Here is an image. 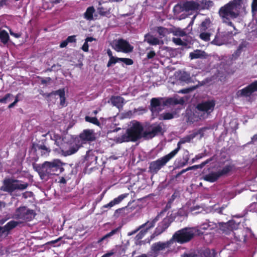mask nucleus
Masks as SVG:
<instances>
[{"label":"nucleus","mask_w":257,"mask_h":257,"mask_svg":"<svg viewBox=\"0 0 257 257\" xmlns=\"http://www.w3.org/2000/svg\"><path fill=\"white\" fill-rule=\"evenodd\" d=\"M85 120L87 122H91L93 124H96L97 125H99V122L98 119L95 117H90L88 116H85Z\"/></svg>","instance_id":"40"},{"label":"nucleus","mask_w":257,"mask_h":257,"mask_svg":"<svg viewBox=\"0 0 257 257\" xmlns=\"http://www.w3.org/2000/svg\"><path fill=\"white\" fill-rule=\"evenodd\" d=\"M171 33L176 36L183 37L186 35V32L180 28H173L171 30Z\"/></svg>","instance_id":"32"},{"label":"nucleus","mask_w":257,"mask_h":257,"mask_svg":"<svg viewBox=\"0 0 257 257\" xmlns=\"http://www.w3.org/2000/svg\"><path fill=\"white\" fill-rule=\"evenodd\" d=\"M257 91V81H254L248 86L238 90L236 92L237 97H248Z\"/></svg>","instance_id":"14"},{"label":"nucleus","mask_w":257,"mask_h":257,"mask_svg":"<svg viewBox=\"0 0 257 257\" xmlns=\"http://www.w3.org/2000/svg\"><path fill=\"white\" fill-rule=\"evenodd\" d=\"M206 56L205 52L200 50H196L189 54L191 59L205 58Z\"/></svg>","instance_id":"26"},{"label":"nucleus","mask_w":257,"mask_h":257,"mask_svg":"<svg viewBox=\"0 0 257 257\" xmlns=\"http://www.w3.org/2000/svg\"><path fill=\"white\" fill-rule=\"evenodd\" d=\"M13 95L10 93L7 94L4 97L2 98V103H7L12 100Z\"/></svg>","instance_id":"46"},{"label":"nucleus","mask_w":257,"mask_h":257,"mask_svg":"<svg viewBox=\"0 0 257 257\" xmlns=\"http://www.w3.org/2000/svg\"><path fill=\"white\" fill-rule=\"evenodd\" d=\"M189 157L188 151H186L182 159H177L175 162L176 168H181L187 164Z\"/></svg>","instance_id":"20"},{"label":"nucleus","mask_w":257,"mask_h":257,"mask_svg":"<svg viewBox=\"0 0 257 257\" xmlns=\"http://www.w3.org/2000/svg\"><path fill=\"white\" fill-rule=\"evenodd\" d=\"M75 38H76L75 35L70 36H69L66 39V40L68 43H75V42H76V41Z\"/></svg>","instance_id":"54"},{"label":"nucleus","mask_w":257,"mask_h":257,"mask_svg":"<svg viewBox=\"0 0 257 257\" xmlns=\"http://www.w3.org/2000/svg\"><path fill=\"white\" fill-rule=\"evenodd\" d=\"M230 233L234 236V239L236 241H241L245 240V236L242 233L241 229L237 230L235 232L231 231Z\"/></svg>","instance_id":"27"},{"label":"nucleus","mask_w":257,"mask_h":257,"mask_svg":"<svg viewBox=\"0 0 257 257\" xmlns=\"http://www.w3.org/2000/svg\"><path fill=\"white\" fill-rule=\"evenodd\" d=\"M118 58H115L114 57L109 58V60L107 63V66L110 67L112 64H115L117 61H119V60H118Z\"/></svg>","instance_id":"51"},{"label":"nucleus","mask_w":257,"mask_h":257,"mask_svg":"<svg viewBox=\"0 0 257 257\" xmlns=\"http://www.w3.org/2000/svg\"><path fill=\"white\" fill-rule=\"evenodd\" d=\"M163 212H161L159 214H158L153 220L152 221H148L144 224H145L146 226H147L148 229H150L151 228H152L154 226L155 223L157 222V221H158L160 216L163 214Z\"/></svg>","instance_id":"33"},{"label":"nucleus","mask_w":257,"mask_h":257,"mask_svg":"<svg viewBox=\"0 0 257 257\" xmlns=\"http://www.w3.org/2000/svg\"><path fill=\"white\" fill-rule=\"evenodd\" d=\"M149 229L147 228V226H145L144 228L141 229L140 232L137 235L136 237L137 239H140L142 238Z\"/></svg>","instance_id":"44"},{"label":"nucleus","mask_w":257,"mask_h":257,"mask_svg":"<svg viewBox=\"0 0 257 257\" xmlns=\"http://www.w3.org/2000/svg\"><path fill=\"white\" fill-rule=\"evenodd\" d=\"M201 4L202 5V8L208 9L209 7L212 6L213 3L211 1L202 0L201 2Z\"/></svg>","instance_id":"42"},{"label":"nucleus","mask_w":257,"mask_h":257,"mask_svg":"<svg viewBox=\"0 0 257 257\" xmlns=\"http://www.w3.org/2000/svg\"><path fill=\"white\" fill-rule=\"evenodd\" d=\"M19 222L15 221L9 222L4 227H0V233H7L10 230L16 227Z\"/></svg>","instance_id":"24"},{"label":"nucleus","mask_w":257,"mask_h":257,"mask_svg":"<svg viewBox=\"0 0 257 257\" xmlns=\"http://www.w3.org/2000/svg\"><path fill=\"white\" fill-rule=\"evenodd\" d=\"M156 55V53L154 51L149 52L147 54V58L148 59L153 58Z\"/></svg>","instance_id":"63"},{"label":"nucleus","mask_w":257,"mask_h":257,"mask_svg":"<svg viewBox=\"0 0 257 257\" xmlns=\"http://www.w3.org/2000/svg\"><path fill=\"white\" fill-rule=\"evenodd\" d=\"M219 177L220 175L218 172H213L204 176V179L207 181L213 182L217 180Z\"/></svg>","instance_id":"29"},{"label":"nucleus","mask_w":257,"mask_h":257,"mask_svg":"<svg viewBox=\"0 0 257 257\" xmlns=\"http://www.w3.org/2000/svg\"><path fill=\"white\" fill-rule=\"evenodd\" d=\"M162 132V124H153L149 127L147 131L143 133V137L147 139H151L155 136L161 133Z\"/></svg>","instance_id":"13"},{"label":"nucleus","mask_w":257,"mask_h":257,"mask_svg":"<svg viewBox=\"0 0 257 257\" xmlns=\"http://www.w3.org/2000/svg\"><path fill=\"white\" fill-rule=\"evenodd\" d=\"M65 93L64 89H60L57 91L49 93L47 96L51 99L55 97L56 96H58L60 98V105L62 107H64L66 105L65 103Z\"/></svg>","instance_id":"19"},{"label":"nucleus","mask_w":257,"mask_h":257,"mask_svg":"<svg viewBox=\"0 0 257 257\" xmlns=\"http://www.w3.org/2000/svg\"><path fill=\"white\" fill-rule=\"evenodd\" d=\"M149 229L147 228V226H145L144 228L141 229L140 232L137 235L136 237L137 239H140L142 238Z\"/></svg>","instance_id":"43"},{"label":"nucleus","mask_w":257,"mask_h":257,"mask_svg":"<svg viewBox=\"0 0 257 257\" xmlns=\"http://www.w3.org/2000/svg\"><path fill=\"white\" fill-rule=\"evenodd\" d=\"M196 230L194 227H185L176 231L173 235L172 239L174 243L177 242L183 244L191 240L195 236L197 235Z\"/></svg>","instance_id":"6"},{"label":"nucleus","mask_w":257,"mask_h":257,"mask_svg":"<svg viewBox=\"0 0 257 257\" xmlns=\"http://www.w3.org/2000/svg\"><path fill=\"white\" fill-rule=\"evenodd\" d=\"M238 223H236L234 220L229 221L226 224V226L229 227L230 229L233 230L236 229L238 226Z\"/></svg>","instance_id":"41"},{"label":"nucleus","mask_w":257,"mask_h":257,"mask_svg":"<svg viewBox=\"0 0 257 257\" xmlns=\"http://www.w3.org/2000/svg\"><path fill=\"white\" fill-rule=\"evenodd\" d=\"M178 214L180 216H187V211L184 210V208H181L180 209H179V210L178 212Z\"/></svg>","instance_id":"55"},{"label":"nucleus","mask_w":257,"mask_h":257,"mask_svg":"<svg viewBox=\"0 0 257 257\" xmlns=\"http://www.w3.org/2000/svg\"><path fill=\"white\" fill-rule=\"evenodd\" d=\"M211 161V159H208L206 161H204V162H203L202 163H201L199 165H198V168H203L206 164H207V163H208L210 161Z\"/></svg>","instance_id":"62"},{"label":"nucleus","mask_w":257,"mask_h":257,"mask_svg":"<svg viewBox=\"0 0 257 257\" xmlns=\"http://www.w3.org/2000/svg\"><path fill=\"white\" fill-rule=\"evenodd\" d=\"M167 30L166 28H164L163 27H158L157 28V32L159 33V34L161 36V37H164L167 33Z\"/></svg>","instance_id":"47"},{"label":"nucleus","mask_w":257,"mask_h":257,"mask_svg":"<svg viewBox=\"0 0 257 257\" xmlns=\"http://www.w3.org/2000/svg\"><path fill=\"white\" fill-rule=\"evenodd\" d=\"M207 128H202L198 130L197 132L193 133L190 136L187 137L185 138L182 139L177 144V148L170 152V153L174 156L178 153L181 149V145L186 143L189 142L191 139L199 136V138L201 139L204 136V132L207 130Z\"/></svg>","instance_id":"11"},{"label":"nucleus","mask_w":257,"mask_h":257,"mask_svg":"<svg viewBox=\"0 0 257 257\" xmlns=\"http://www.w3.org/2000/svg\"><path fill=\"white\" fill-rule=\"evenodd\" d=\"M62 163L59 160H54L52 162H45L41 166L36 167L42 179L47 176L55 175L58 170L61 169Z\"/></svg>","instance_id":"5"},{"label":"nucleus","mask_w":257,"mask_h":257,"mask_svg":"<svg viewBox=\"0 0 257 257\" xmlns=\"http://www.w3.org/2000/svg\"><path fill=\"white\" fill-rule=\"evenodd\" d=\"M216 227V224L211 221H206L199 226L194 227L196 230L197 235H201L204 234L205 231L211 230Z\"/></svg>","instance_id":"15"},{"label":"nucleus","mask_w":257,"mask_h":257,"mask_svg":"<svg viewBox=\"0 0 257 257\" xmlns=\"http://www.w3.org/2000/svg\"><path fill=\"white\" fill-rule=\"evenodd\" d=\"M171 223L170 218L168 217L165 218L163 220L160 222L159 225L161 226V227L165 230L170 225Z\"/></svg>","instance_id":"37"},{"label":"nucleus","mask_w":257,"mask_h":257,"mask_svg":"<svg viewBox=\"0 0 257 257\" xmlns=\"http://www.w3.org/2000/svg\"><path fill=\"white\" fill-rule=\"evenodd\" d=\"M88 43L86 41H85L84 44L81 47V49L84 52H88Z\"/></svg>","instance_id":"58"},{"label":"nucleus","mask_w":257,"mask_h":257,"mask_svg":"<svg viewBox=\"0 0 257 257\" xmlns=\"http://www.w3.org/2000/svg\"><path fill=\"white\" fill-rule=\"evenodd\" d=\"M164 231L165 230L161 227V226L158 225L156 228L153 236L154 237L155 236L159 235Z\"/></svg>","instance_id":"48"},{"label":"nucleus","mask_w":257,"mask_h":257,"mask_svg":"<svg viewBox=\"0 0 257 257\" xmlns=\"http://www.w3.org/2000/svg\"><path fill=\"white\" fill-rule=\"evenodd\" d=\"M211 161V159H208L206 161H204V162H203L202 163H201L199 165H198V168H203L206 164H207V163H208L210 161Z\"/></svg>","instance_id":"61"},{"label":"nucleus","mask_w":257,"mask_h":257,"mask_svg":"<svg viewBox=\"0 0 257 257\" xmlns=\"http://www.w3.org/2000/svg\"><path fill=\"white\" fill-rule=\"evenodd\" d=\"M128 196V194H123L115 198L108 204L103 206L104 208H111L115 205L120 203L125 198Z\"/></svg>","instance_id":"21"},{"label":"nucleus","mask_w":257,"mask_h":257,"mask_svg":"<svg viewBox=\"0 0 257 257\" xmlns=\"http://www.w3.org/2000/svg\"><path fill=\"white\" fill-rule=\"evenodd\" d=\"M128 210V208H126V207L118 209L115 210V214H116L117 213H121L122 212L125 213V210Z\"/></svg>","instance_id":"59"},{"label":"nucleus","mask_w":257,"mask_h":257,"mask_svg":"<svg viewBox=\"0 0 257 257\" xmlns=\"http://www.w3.org/2000/svg\"><path fill=\"white\" fill-rule=\"evenodd\" d=\"M185 102L183 98L174 97L164 99L163 98H153L151 101V110L153 116L156 117L159 112L164 109L165 106L175 105L177 104H183Z\"/></svg>","instance_id":"4"},{"label":"nucleus","mask_w":257,"mask_h":257,"mask_svg":"<svg viewBox=\"0 0 257 257\" xmlns=\"http://www.w3.org/2000/svg\"><path fill=\"white\" fill-rule=\"evenodd\" d=\"M118 60H119V61L122 62L128 65H132L133 64V61L129 58H118Z\"/></svg>","instance_id":"49"},{"label":"nucleus","mask_w":257,"mask_h":257,"mask_svg":"<svg viewBox=\"0 0 257 257\" xmlns=\"http://www.w3.org/2000/svg\"><path fill=\"white\" fill-rule=\"evenodd\" d=\"M68 43L67 42L66 39L63 41L60 45V48H64V47H66L67 46V45H68Z\"/></svg>","instance_id":"64"},{"label":"nucleus","mask_w":257,"mask_h":257,"mask_svg":"<svg viewBox=\"0 0 257 257\" xmlns=\"http://www.w3.org/2000/svg\"><path fill=\"white\" fill-rule=\"evenodd\" d=\"M28 184L20 180L7 179L4 182L1 190L9 193H12L16 190H23L27 188Z\"/></svg>","instance_id":"7"},{"label":"nucleus","mask_w":257,"mask_h":257,"mask_svg":"<svg viewBox=\"0 0 257 257\" xmlns=\"http://www.w3.org/2000/svg\"><path fill=\"white\" fill-rule=\"evenodd\" d=\"M49 135L51 140L55 142L57 146L54 151L58 154L64 156L72 155L76 153L80 147L79 139L84 141H92L95 139V134L92 130H85L80 135L79 138L75 139L74 144H69L64 142L63 139L58 134L54 132H50Z\"/></svg>","instance_id":"1"},{"label":"nucleus","mask_w":257,"mask_h":257,"mask_svg":"<svg viewBox=\"0 0 257 257\" xmlns=\"http://www.w3.org/2000/svg\"><path fill=\"white\" fill-rule=\"evenodd\" d=\"M111 102L113 105L115 106L118 108L122 107L124 103V99L120 96H114L111 98Z\"/></svg>","instance_id":"25"},{"label":"nucleus","mask_w":257,"mask_h":257,"mask_svg":"<svg viewBox=\"0 0 257 257\" xmlns=\"http://www.w3.org/2000/svg\"><path fill=\"white\" fill-rule=\"evenodd\" d=\"M174 157L170 153L150 163L149 170L153 173H157L162 168Z\"/></svg>","instance_id":"8"},{"label":"nucleus","mask_w":257,"mask_h":257,"mask_svg":"<svg viewBox=\"0 0 257 257\" xmlns=\"http://www.w3.org/2000/svg\"><path fill=\"white\" fill-rule=\"evenodd\" d=\"M211 30H209L208 32H206L205 31H199V38L204 41H208L210 40V37L212 35V33L210 32Z\"/></svg>","instance_id":"31"},{"label":"nucleus","mask_w":257,"mask_h":257,"mask_svg":"<svg viewBox=\"0 0 257 257\" xmlns=\"http://www.w3.org/2000/svg\"><path fill=\"white\" fill-rule=\"evenodd\" d=\"M145 226H146L145 224H144L140 225L136 229H135V230H134L133 231L128 232L127 233V235L128 236H131V235H132L136 233L138 231H139L140 230L142 229V228H144Z\"/></svg>","instance_id":"50"},{"label":"nucleus","mask_w":257,"mask_h":257,"mask_svg":"<svg viewBox=\"0 0 257 257\" xmlns=\"http://www.w3.org/2000/svg\"><path fill=\"white\" fill-rule=\"evenodd\" d=\"M183 8L186 11L196 10L200 8V5L197 2L188 1L183 4Z\"/></svg>","instance_id":"22"},{"label":"nucleus","mask_w":257,"mask_h":257,"mask_svg":"<svg viewBox=\"0 0 257 257\" xmlns=\"http://www.w3.org/2000/svg\"><path fill=\"white\" fill-rule=\"evenodd\" d=\"M117 230H118V229H117V228L111 230L110 232L108 233L107 234H106V235L103 236L102 237H101L98 240V242H100L102 241L103 240L106 239V238L112 236V235H113L114 234H115L117 232Z\"/></svg>","instance_id":"39"},{"label":"nucleus","mask_w":257,"mask_h":257,"mask_svg":"<svg viewBox=\"0 0 257 257\" xmlns=\"http://www.w3.org/2000/svg\"><path fill=\"white\" fill-rule=\"evenodd\" d=\"M39 148L44 151V152H43L44 154L48 153L50 152L49 149L45 145H40Z\"/></svg>","instance_id":"56"},{"label":"nucleus","mask_w":257,"mask_h":257,"mask_svg":"<svg viewBox=\"0 0 257 257\" xmlns=\"http://www.w3.org/2000/svg\"><path fill=\"white\" fill-rule=\"evenodd\" d=\"M172 41L175 44L178 45H183L184 43L180 38H173Z\"/></svg>","instance_id":"53"},{"label":"nucleus","mask_w":257,"mask_h":257,"mask_svg":"<svg viewBox=\"0 0 257 257\" xmlns=\"http://www.w3.org/2000/svg\"><path fill=\"white\" fill-rule=\"evenodd\" d=\"M232 169L230 165L225 166L221 170L218 171L220 176L224 175L230 172Z\"/></svg>","instance_id":"38"},{"label":"nucleus","mask_w":257,"mask_h":257,"mask_svg":"<svg viewBox=\"0 0 257 257\" xmlns=\"http://www.w3.org/2000/svg\"><path fill=\"white\" fill-rule=\"evenodd\" d=\"M230 34H233V31L231 30L228 31L227 33H220L218 32L216 34L215 38L211 42V43L218 46L223 45L226 41L225 36Z\"/></svg>","instance_id":"17"},{"label":"nucleus","mask_w":257,"mask_h":257,"mask_svg":"<svg viewBox=\"0 0 257 257\" xmlns=\"http://www.w3.org/2000/svg\"><path fill=\"white\" fill-rule=\"evenodd\" d=\"M174 114L173 113L167 112L162 114L159 118L163 119H170L173 118L174 117Z\"/></svg>","instance_id":"45"},{"label":"nucleus","mask_w":257,"mask_h":257,"mask_svg":"<svg viewBox=\"0 0 257 257\" xmlns=\"http://www.w3.org/2000/svg\"><path fill=\"white\" fill-rule=\"evenodd\" d=\"M183 9V6H182L180 5H177L174 8V11L175 13L179 14L182 11Z\"/></svg>","instance_id":"52"},{"label":"nucleus","mask_w":257,"mask_h":257,"mask_svg":"<svg viewBox=\"0 0 257 257\" xmlns=\"http://www.w3.org/2000/svg\"><path fill=\"white\" fill-rule=\"evenodd\" d=\"M211 161V159H208L206 161H204V162H203L202 163H201L199 165H198V168H203L206 164H207V163H208L210 161Z\"/></svg>","instance_id":"60"},{"label":"nucleus","mask_w":257,"mask_h":257,"mask_svg":"<svg viewBox=\"0 0 257 257\" xmlns=\"http://www.w3.org/2000/svg\"><path fill=\"white\" fill-rule=\"evenodd\" d=\"M35 215V213L33 210L29 209L26 207H21L16 210L13 215V217L23 220L29 221L32 219Z\"/></svg>","instance_id":"10"},{"label":"nucleus","mask_w":257,"mask_h":257,"mask_svg":"<svg viewBox=\"0 0 257 257\" xmlns=\"http://www.w3.org/2000/svg\"><path fill=\"white\" fill-rule=\"evenodd\" d=\"M252 11L253 12L257 11V0H253L252 3Z\"/></svg>","instance_id":"57"},{"label":"nucleus","mask_w":257,"mask_h":257,"mask_svg":"<svg viewBox=\"0 0 257 257\" xmlns=\"http://www.w3.org/2000/svg\"><path fill=\"white\" fill-rule=\"evenodd\" d=\"M175 75L179 77V80H188L189 78V75L185 72H177L175 73Z\"/></svg>","instance_id":"35"},{"label":"nucleus","mask_w":257,"mask_h":257,"mask_svg":"<svg viewBox=\"0 0 257 257\" xmlns=\"http://www.w3.org/2000/svg\"><path fill=\"white\" fill-rule=\"evenodd\" d=\"M248 43L246 41H242L238 46L236 51L233 54L232 56L235 58L238 57L242 51L247 47Z\"/></svg>","instance_id":"28"},{"label":"nucleus","mask_w":257,"mask_h":257,"mask_svg":"<svg viewBox=\"0 0 257 257\" xmlns=\"http://www.w3.org/2000/svg\"><path fill=\"white\" fill-rule=\"evenodd\" d=\"M243 3V0H232L221 7L218 11L222 22L230 27L233 31H235L236 29L231 21L239 16Z\"/></svg>","instance_id":"2"},{"label":"nucleus","mask_w":257,"mask_h":257,"mask_svg":"<svg viewBox=\"0 0 257 257\" xmlns=\"http://www.w3.org/2000/svg\"><path fill=\"white\" fill-rule=\"evenodd\" d=\"M111 46L115 51L125 53L132 52L134 49L127 41L122 39L113 40L111 43Z\"/></svg>","instance_id":"9"},{"label":"nucleus","mask_w":257,"mask_h":257,"mask_svg":"<svg viewBox=\"0 0 257 257\" xmlns=\"http://www.w3.org/2000/svg\"><path fill=\"white\" fill-rule=\"evenodd\" d=\"M145 40L147 41L149 44L152 45L163 44V41L160 40L157 38H156L153 36L149 34L145 35Z\"/></svg>","instance_id":"23"},{"label":"nucleus","mask_w":257,"mask_h":257,"mask_svg":"<svg viewBox=\"0 0 257 257\" xmlns=\"http://www.w3.org/2000/svg\"><path fill=\"white\" fill-rule=\"evenodd\" d=\"M143 127L139 122L133 120L128 125L126 133L116 139L117 143L135 142L143 137Z\"/></svg>","instance_id":"3"},{"label":"nucleus","mask_w":257,"mask_h":257,"mask_svg":"<svg viewBox=\"0 0 257 257\" xmlns=\"http://www.w3.org/2000/svg\"><path fill=\"white\" fill-rule=\"evenodd\" d=\"M174 243L173 239L172 238L166 242H158L152 244L151 249L155 252L164 250L165 248L171 247Z\"/></svg>","instance_id":"16"},{"label":"nucleus","mask_w":257,"mask_h":257,"mask_svg":"<svg viewBox=\"0 0 257 257\" xmlns=\"http://www.w3.org/2000/svg\"><path fill=\"white\" fill-rule=\"evenodd\" d=\"M95 10L93 7L87 8L86 12L84 13V17L88 20H91L93 19V14Z\"/></svg>","instance_id":"34"},{"label":"nucleus","mask_w":257,"mask_h":257,"mask_svg":"<svg viewBox=\"0 0 257 257\" xmlns=\"http://www.w3.org/2000/svg\"><path fill=\"white\" fill-rule=\"evenodd\" d=\"M0 40L4 44H6L9 40L8 33L5 30L0 32Z\"/></svg>","instance_id":"36"},{"label":"nucleus","mask_w":257,"mask_h":257,"mask_svg":"<svg viewBox=\"0 0 257 257\" xmlns=\"http://www.w3.org/2000/svg\"><path fill=\"white\" fill-rule=\"evenodd\" d=\"M211 24V21L209 18L205 19L200 24L199 27V31H204L207 30L210 27Z\"/></svg>","instance_id":"30"},{"label":"nucleus","mask_w":257,"mask_h":257,"mask_svg":"<svg viewBox=\"0 0 257 257\" xmlns=\"http://www.w3.org/2000/svg\"><path fill=\"white\" fill-rule=\"evenodd\" d=\"M215 102L214 100L204 101L198 104L196 108L203 113V115L208 116L214 110Z\"/></svg>","instance_id":"12"},{"label":"nucleus","mask_w":257,"mask_h":257,"mask_svg":"<svg viewBox=\"0 0 257 257\" xmlns=\"http://www.w3.org/2000/svg\"><path fill=\"white\" fill-rule=\"evenodd\" d=\"M237 249V246L233 242L229 243L220 252L221 257H232L233 252Z\"/></svg>","instance_id":"18"}]
</instances>
